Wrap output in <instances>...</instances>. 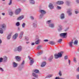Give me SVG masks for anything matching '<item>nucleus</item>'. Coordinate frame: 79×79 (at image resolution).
Wrapping results in <instances>:
<instances>
[{
  "label": "nucleus",
  "mask_w": 79,
  "mask_h": 79,
  "mask_svg": "<svg viewBox=\"0 0 79 79\" xmlns=\"http://www.w3.org/2000/svg\"><path fill=\"white\" fill-rule=\"evenodd\" d=\"M76 2L77 3H79V0H76Z\"/></svg>",
  "instance_id": "nucleus-56"
},
{
  "label": "nucleus",
  "mask_w": 79,
  "mask_h": 79,
  "mask_svg": "<svg viewBox=\"0 0 79 79\" xmlns=\"http://www.w3.org/2000/svg\"><path fill=\"white\" fill-rule=\"evenodd\" d=\"M60 37H63V38H66L67 37V33H63L60 34Z\"/></svg>",
  "instance_id": "nucleus-4"
},
{
  "label": "nucleus",
  "mask_w": 79,
  "mask_h": 79,
  "mask_svg": "<svg viewBox=\"0 0 79 79\" xmlns=\"http://www.w3.org/2000/svg\"><path fill=\"white\" fill-rule=\"evenodd\" d=\"M34 44H35V43H31V45H34Z\"/></svg>",
  "instance_id": "nucleus-63"
},
{
  "label": "nucleus",
  "mask_w": 79,
  "mask_h": 79,
  "mask_svg": "<svg viewBox=\"0 0 79 79\" xmlns=\"http://www.w3.org/2000/svg\"><path fill=\"white\" fill-rule=\"evenodd\" d=\"M3 58H0V63H2V62H3Z\"/></svg>",
  "instance_id": "nucleus-47"
},
{
  "label": "nucleus",
  "mask_w": 79,
  "mask_h": 79,
  "mask_svg": "<svg viewBox=\"0 0 79 79\" xmlns=\"http://www.w3.org/2000/svg\"><path fill=\"white\" fill-rule=\"evenodd\" d=\"M0 70L2 71H3V69L2 68H1V67H0Z\"/></svg>",
  "instance_id": "nucleus-59"
},
{
  "label": "nucleus",
  "mask_w": 79,
  "mask_h": 79,
  "mask_svg": "<svg viewBox=\"0 0 79 79\" xmlns=\"http://www.w3.org/2000/svg\"><path fill=\"white\" fill-rule=\"evenodd\" d=\"M18 35V33H16L13 36V39L14 40H16L17 38V37Z\"/></svg>",
  "instance_id": "nucleus-13"
},
{
  "label": "nucleus",
  "mask_w": 79,
  "mask_h": 79,
  "mask_svg": "<svg viewBox=\"0 0 79 79\" xmlns=\"http://www.w3.org/2000/svg\"><path fill=\"white\" fill-rule=\"evenodd\" d=\"M64 3V2L63 1H59L56 2L57 5H63Z\"/></svg>",
  "instance_id": "nucleus-11"
},
{
  "label": "nucleus",
  "mask_w": 79,
  "mask_h": 79,
  "mask_svg": "<svg viewBox=\"0 0 79 79\" xmlns=\"http://www.w3.org/2000/svg\"><path fill=\"white\" fill-rule=\"evenodd\" d=\"M36 39H39V37L38 35L36 36Z\"/></svg>",
  "instance_id": "nucleus-54"
},
{
  "label": "nucleus",
  "mask_w": 79,
  "mask_h": 79,
  "mask_svg": "<svg viewBox=\"0 0 79 79\" xmlns=\"http://www.w3.org/2000/svg\"><path fill=\"white\" fill-rule=\"evenodd\" d=\"M18 66V64L16 63V62H13V67L14 68H16Z\"/></svg>",
  "instance_id": "nucleus-21"
},
{
  "label": "nucleus",
  "mask_w": 79,
  "mask_h": 79,
  "mask_svg": "<svg viewBox=\"0 0 79 79\" xmlns=\"http://www.w3.org/2000/svg\"><path fill=\"white\" fill-rule=\"evenodd\" d=\"M78 43V41L77 40H75L74 42V45H77Z\"/></svg>",
  "instance_id": "nucleus-35"
},
{
  "label": "nucleus",
  "mask_w": 79,
  "mask_h": 79,
  "mask_svg": "<svg viewBox=\"0 0 79 79\" xmlns=\"http://www.w3.org/2000/svg\"><path fill=\"white\" fill-rule=\"evenodd\" d=\"M4 29H3L2 28H0V33L1 34H3V30Z\"/></svg>",
  "instance_id": "nucleus-34"
},
{
  "label": "nucleus",
  "mask_w": 79,
  "mask_h": 79,
  "mask_svg": "<svg viewBox=\"0 0 79 79\" xmlns=\"http://www.w3.org/2000/svg\"><path fill=\"white\" fill-rule=\"evenodd\" d=\"M29 3L31 5H34L35 4V1L34 0H29Z\"/></svg>",
  "instance_id": "nucleus-16"
},
{
  "label": "nucleus",
  "mask_w": 79,
  "mask_h": 79,
  "mask_svg": "<svg viewBox=\"0 0 79 79\" xmlns=\"http://www.w3.org/2000/svg\"><path fill=\"white\" fill-rule=\"evenodd\" d=\"M40 41V40H38L37 41H35V44H36V45H38V44H39Z\"/></svg>",
  "instance_id": "nucleus-30"
},
{
  "label": "nucleus",
  "mask_w": 79,
  "mask_h": 79,
  "mask_svg": "<svg viewBox=\"0 0 79 79\" xmlns=\"http://www.w3.org/2000/svg\"><path fill=\"white\" fill-rule=\"evenodd\" d=\"M43 52H44V51H41L40 52H39L37 53V56H39L42 55V54H43Z\"/></svg>",
  "instance_id": "nucleus-26"
},
{
  "label": "nucleus",
  "mask_w": 79,
  "mask_h": 79,
  "mask_svg": "<svg viewBox=\"0 0 79 79\" xmlns=\"http://www.w3.org/2000/svg\"><path fill=\"white\" fill-rule=\"evenodd\" d=\"M25 39L26 40H29V38L27 37H25Z\"/></svg>",
  "instance_id": "nucleus-51"
},
{
  "label": "nucleus",
  "mask_w": 79,
  "mask_h": 79,
  "mask_svg": "<svg viewBox=\"0 0 79 79\" xmlns=\"http://www.w3.org/2000/svg\"><path fill=\"white\" fill-rule=\"evenodd\" d=\"M25 26H26V23H23L22 25L23 28H24L25 27Z\"/></svg>",
  "instance_id": "nucleus-39"
},
{
  "label": "nucleus",
  "mask_w": 79,
  "mask_h": 79,
  "mask_svg": "<svg viewBox=\"0 0 79 79\" xmlns=\"http://www.w3.org/2000/svg\"><path fill=\"white\" fill-rule=\"evenodd\" d=\"M6 27V25L4 23L0 25V27H1V28H2L3 29H5Z\"/></svg>",
  "instance_id": "nucleus-7"
},
{
  "label": "nucleus",
  "mask_w": 79,
  "mask_h": 79,
  "mask_svg": "<svg viewBox=\"0 0 79 79\" xmlns=\"http://www.w3.org/2000/svg\"><path fill=\"white\" fill-rule=\"evenodd\" d=\"M44 42H48V40H44Z\"/></svg>",
  "instance_id": "nucleus-58"
},
{
  "label": "nucleus",
  "mask_w": 79,
  "mask_h": 79,
  "mask_svg": "<svg viewBox=\"0 0 79 79\" xmlns=\"http://www.w3.org/2000/svg\"><path fill=\"white\" fill-rule=\"evenodd\" d=\"M73 41L69 43V46L70 47H73Z\"/></svg>",
  "instance_id": "nucleus-31"
},
{
  "label": "nucleus",
  "mask_w": 79,
  "mask_h": 79,
  "mask_svg": "<svg viewBox=\"0 0 79 79\" xmlns=\"http://www.w3.org/2000/svg\"><path fill=\"white\" fill-rule=\"evenodd\" d=\"M12 33V32H11L8 35L7 37V40H10V39H11Z\"/></svg>",
  "instance_id": "nucleus-8"
},
{
  "label": "nucleus",
  "mask_w": 79,
  "mask_h": 79,
  "mask_svg": "<svg viewBox=\"0 0 79 79\" xmlns=\"http://www.w3.org/2000/svg\"><path fill=\"white\" fill-rule=\"evenodd\" d=\"M51 20H48L47 21V23L49 25L50 24H51L52 23H51Z\"/></svg>",
  "instance_id": "nucleus-37"
},
{
  "label": "nucleus",
  "mask_w": 79,
  "mask_h": 79,
  "mask_svg": "<svg viewBox=\"0 0 79 79\" xmlns=\"http://www.w3.org/2000/svg\"><path fill=\"white\" fill-rule=\"evenodd\" d=\"M2 43V41L1 40V39H0V44H1Z\"/></svg>",
  "instance_id": "nucleus-61"
},
{
  "label": "nucleus",
  "mask_w": 79,
  "mask_h": 79,
  "mask_svg": "<svg viewBox=\"0 0 79 79\" xmlns=\"http://www.w3.org/2000/svg\"><path fill=\"white\" fill-rule=\"evenodd\" d=\"M3 61L4 62H6L7 61V57L6 56H5L3 58Z\"/></svg>",
  "instance_id": "nucleus-25"
},
{
  "label": "nucleus",
  "mask_w": 79,
  "mask_h": 79,
  "mask_svg": "<svg viewBox=\"0 0 79 79\" xmlns=\"http://www.w3.org/2000/svg\"><path fill=\"white\" fill-rule=\"evenodd\" d=\"M75 14H78L79 13V11L77 10H75Z\"/></svg>",
  "instance_id": "nucleus-43"
},
{
  "label": "nucleus",
  "mask_w": 79,
  "mask_h": 79,
  "mask_svg": "<svg viewBox=\"0 0 79 79\" xmlns=\"http://www.w3.org/2000/svg\"><path fill=\"white\" fill-rule=\"evenodd\" d=\"M12 4V0H10V2L8 3L9 5H11Z\"/></svg>",
  "instance_id": "nucleus-42"
},
{
  "label": "nucleus",
  "mask_w": 79,
  "mask_h": 79,
  "mask_svg": "<svg viewBox=\"0 0 79 79\" xmlns=\"http://www.w3.org/2000/svg\"><path fill=\"white\" fill-rule=\"evenodd\" d=\"M77 79H79V75H77Z\"/></svg>",
  "instance_id": "nucleus-57"
},
{
  "label": "nucleus",
  "mask_w": 79,
  "mask_h": 79,
  "mask_svg": "<svg viewBox=\"0 0 79 79\" xmlns=\"http://www.w3.org/2000/svg\"><path fill=\"white\" fill-rule=\"evenodd\" d=\"M52 75H48V76H46L45 77V78H48V77H52Z\"/></svg>",
  "instance_id": "nucleus-44"
},
{
  "label": "nucleus",
  "mask_w": 79,
  "mask_h": 79,
  "mask_svg": "<svg viewBox=\"0 0 79 79\" xmlns=\"http://www.w3.org/2000/svg\"><path fill=\"white\" fill-rule=\"evenodd\" d=\"M34 72L36 74H38L39 73V70L38 69H35L34 70Z\"/></svg>",
  "instance_id": "nucleus-29"
},
{
  "label": "nucleus",
  "mask_w": 79,
  "mask_h": 79,
  "mask_svg": "<svg viewBox=\"0 0 79 79\" xmlns=\"http://www.w3.org/2000/svg\"><path fill=\"white\" fill-rule=\"evenodd\" d=\"M76 71H77V72H79V67L77 68Z\"/></svg>",
  "instance_id": "nucleus-53"
},
{
  "label": "nucleus",
  "mask_w": 79,
  "mask_h": 79,
  "mask_svg": "<svg viewBox=\"0 0 79 79\" xmlns=\"http://www.w3.org/2000/svg\"><path fill=\"white\" fill-rule=\"evenodd\" d=\"M66 3L67 4V5H69L70 4V3H71V2H70V1H67L66 2Z\"/></svg>",
  "instance_id": "nucleus-36"
},
{
  "label": "nucleus",
  "mask_w": 79,
  "mask_h": 79,
  "mask_svg": "<svg viewBox=\"0 0 79 79\" xmlns=\"http://www.w3.org/2000/svg\"><path fill=\"white\" fill-rule=\"evenodd\" d=\"M34 59H32L30 60V65L32 66V65L34 64Z\"/></svg>",
  "instance_id": "nucleus-15"
},
{
  "label": "nucleus",
  "mask_w": 79,
  "mask_h": 79,
  "mask_svg": "<svg viewBox=\"0 0 79 79\" xmlns=\"http://www.w3.org/2000/svg\"><path fill=\"white\" fill-rule=\"evenodd\" d=\"M25 63V62H24V60H23V61L22 62V63L20 65L19 67H20L23 69V68H24V64Z\"/></svg>",
  "instance_id": "nucleus-9"
},
{
  "label": "nucleus",
  "mask_w": 79,
  "mask_h": 79,
  "mask_svg": "<svg viewBox=\"0 0 79 79\" xmlns=\"http://www.w3.org/2000/svg\"><path fill=\"white\" fill-rule=\"evenodd\" d=\"M62 39H60L57 41V42L59 43H60L62 41Z\"/></svg>",
  "instance_id": "nucleus-45"
},
{
  "label": "nucleus",
  "mask_w": 79,
  "mask_h": 79,
  "mask_svg": "<svg viewBox=\"0 0 79 79\" xmlns=\"http://www.w3.org/2000/svg\"><path fill=\"white\" fill-rule=\"evenodd\" d=\"M53 56H51L49 58L48 60L50 62H51V61H52V59H53Z\"/></svg>",
  "instance_id": "nucleus-28"
},
{
  "label": "nucleus",
  "mask_w": 79,
  "mask_h": 79,
  "mask_svg": "<svg viewBox=\"0 0 79 79\" xmlns=\"http://www.w3.org/2000/svg\"><path fill=\"white\" fill-rule=\"evenodd\" d=\"M73 61L75 63H76L77 62V61L76 60V58L75 57H74V58Z\"/></svg>",
  "instance_id": "nucleus-46"
},
{
  "label": "nucleus",
  "mask_w": 79,
  "mask_h": 79,
  "mask_svg": "<svg viewBox=\"0 0 79 79\" xmlns=\"http://www.w3.org/2000/svg\"><path fill=\"white\" fill-rule=\"evenodd\" d=\"M13 15V11H10L9 12V15H10V16H12Z\"/></svg>",
  "instance_id": "nucleus-33"
},
{
  "label": "nucleus",
  "mask_w": 79,
  "mask_h": 79,
  "mask_svg": "<svg viewBox=\"0 0 79 79\" xmlns=\"http://www.w3.org/2000/svg\"><path fill=\"white\" fill-rule=\"evenodd\" d=\"M21 9L20 8H19L16 9L15 11V15H19V14L20 13L21 11Z\"/></svg>",
  "instance_id": "nucleus-2"
},
{
  "label": "nucleus",
  "mask_w": 79,
  "mask_h": 79,
  "mask_svg": "<svg viewBox=\"0 0 79 79\" xmlns=\"http://www.w3.org/2000/svg\"><path fill=\"white\" fill-rule=\"evenodd\" d=\"M22 69V68H20V67H19V71H21Z\"/></svg>",
  "instance_id": "nucleus-52"
},
{
  "label": "nucleus",
  "mask_w": 79,
  "mask_h": 79,
  "mask_svg": "<svg viewBox=\"0 0 79 79\" xmlns=\"http://www.w3.org/2000/svg\"><path fill=\"white\" fill-rule=\"evenodd\" d=\"M46 65V62L45 61L43 62L41 65V67H44Z\"/></svg>",
  "instance_id": "nucleus-19"
},
{
  "label": "nucleus",
  "mask_w": 79,
  "mask_h": 79,
  "mask_svg": "<svg viewBox=\"0 0 79 79\" xmlns=\"http://www.w3.org/2000/svg\"><path fill=\"white\" fill-rule=\"evenodd\" d=\"M57 8L58 10H61V7L59 6H57Z\"/></svg>",
  "instance_id": "nucleus-48"
},
{
  "label": "nucleus",
  "mask_w": 79,
  "mask_h": 79,
  "mask_svg": "<svg viewBox=\"0 0 79 79\" xmlns=\"http://www.w3.org/2000/svg\"><path fill=\"white\" fill-rule=\"evenodd\" d=\"M72 11H73V10H72L71 8H69L67 10V13L69 16H71V15H73V13H72V12H71Z\"/></svg>",
  "instance_id": "nucleus-3"
},
{
  "label": "nucleus",
  "mask_w": 79,
  "mask_h": 79,
  "mask_svg": "<svg viewBox=\"0 0 79 79\" xmlns=\"http://www.w3.org/2000/svg\"><path fill=\"white\" fill-rule=\"evenodd\" d=\"M2 15H3V16H4L5 15V13H2Z\"/></svg>",
  "instance_id": "nucleus-64"
},
{
  "label": "nucleus",
  "mask_w": 79,
  "mask_h": 79,
  "mask_svg": "<svg viewBox=\"0 0 79 79\" xmlns=\"http://www.w3.org/2000/svg\"><path fill=\"white\" fill-rule=\"evenodd\" d=\"M14 52H16V51H18V49L17 48H15L14 50Z\"/></svg>",
  "instance_id": "nucleus-55"
},
{
  "label": "nucleus",
  "mask_w": 79,
  "mask_h": 79,
  "mask_svg": "<svg viewBox=\"0 0 79 79\" xmlns=\"http://www.w3.org/2000/svg\"><path fill=\"white\" fill-rule=\"evenodd\" d=\"M70 63H71V61L70 60H69V65H70Z\"/></svg>",
  "instance_id": "nucleus-62"
},
{
  "label": "nucleus",
  "mask_w": 79,
  "mask_h": 79,
  "mask_svg": "<svg viewBox=\"0 0 79 79\" xmlns=\"http://www.w3.org/2000/svg\"><path fill=\"white\" fill-rule=\"evenodd\" d=\"M49 27L51 28H53L55 27V24L54 23H51L49 25Z\"/></svg>",
  "instance_id": "nucleus-14"
},
{
  "label": "nucleus",
  "mask_w": 79,
  "mask_h": 79,
  "mask_svg": "<svg viewBox=\"0 0 79 79\" xmlns=\"http://www.w3.org/2000/svg\"><path fill=\"white\" fill-rule=\"evenodd\" d=\"M30 18L32 19V20H34V18L33 16H31Z\"/></svg>",
  "instance_id": "nucleus-49"
},
{
  "label": "nucleus",
  "mask_w": 79,
  "mask_h": 79,
  "mask_svg": "<svg viewBox=\"0 0 79 79\" xmlns=\"http://www.w3.org/2000/svg\"><path fill=\"white\" fill-rule=\"evenodd\" d=\"M60 18L61 19H64V14L63 13L61 14L60 15Z\"/></svg>",
  "instance_id": "nucleus-17"
},
{
  "label": "nucleus",
  "mask_w": 79,
  "mask_h": 79,
  "mask_svg": "<svg viewBox=\"0 0 79 79\" xmlns=\"http://www.w3.org/2000/svg\"><path fill=\"white\" fill-rule=\"evenodd\" d=\"M49 44H52V45H55L56 43L54 41H50L49 42Z\"/></svg>",
  "instance_id": "nucleus-27"
},
{
  "label": "nucleus",
  "mask_w": 79,
  "mask_h": 79,
  "mask_svg": "<svg viewBox=\"0 0 79 79\" xmlns=\"http://www.w3.org/2000/svg\"><path fill=\"white\" fill-rule=\"evenodd\" d=\"M59 28H58V30L59 32H60L62 30V26L61 25L59 26Z\"/></svg>",
  "instance_id": "nucleus-24"
},
{
  "label": "nucleus",
  "mask_w": 79,
  "mask_h": 79,
  "mask_svg": "<svg viewBox=\"0 0 79 79\" xmlns=\"http://www.w3.org/2000/svg\"><path fill=\"white\" fill-rule=\"evenodd\" d=\"M49 8H50L51 10H53L54 8V6L52 3H50L49 6Z\"/></svg>",
  "instance_id": "nucleus-12"
},
{
  "label": "nucleus",
  "mask_w": 79,
  "mask_h": 79,
  "mask_svg": "<svg viewBox=\"0 0 79 79\" xmlns=\"http://www.w3.org/2000/svg\"><path fill=\"white\" fill-rule=\"evenodd\" d=\"M23 18H24V16L21 15L18 18L17 20H21V19H23Z\"/></svg>",
  "instance_id": "nucleus-20"
},
{
  "label": "nucleus",
  "mask_w": 79,
  "mask_h": 79,
  "mask_svg": "<svg viewBox=\"0 0 79 79\" xmlns=\"http://www.w3.org/2000/svg\"><path fill=\"white\" fill-rule=\"evenodd\" d=\"M32 75L33 76V77H35L36 78H38V75L34 73H32Z\"/></svg>",
  "instance_id": "nucleus-23"
},
{
  "label": "nucleus",
  "mask_w": 79,
  "mask_h": 79,
  "mask_svg": "<svg viewBox=\"0 0 79 79\" xmlns=\"http://www.w3.org/2000/svg\"><path fill=\"white\" fill-rule=\"evenodd\" d=\"M17 48L18 51L19 52L22 51V47L21 46H19Z\"/></svg>",
  "instance_id": "nucleus-10"
},
{
  "label": "nucleus",
  "mask_w": 79,
  "mask_h": 79,
  "mask_svg": "<svg viewBox=\"0 0 79 79\" xmlns=\"http://www.w3.org/2000/svg\"><path fill=\"white\" fill-rule=\"evenodd\" d=\"M54 57L56 59H57V58H59V57H58V54H55L54 55Z\"/></svg>",
  "instance_id": "nucleus-32"
},
{
  "label": "nucleus",
  "mask_w": 79,
  "mask_h": 79,
  "mask_svg": "<svg viewBox=\"0 0 79 79\" xmlns=\"http://www.w3.org/2000/svg\"><path fill=\"white\" fill-rule=\"evenodd\" d=\"M63 52H59L58 53V57L59 58H60L61 56H62V53H63Z\"/></svg>",
  "instance_id": "nucleus-22"
},
{
  "label": "nucleus",
  "mask_w": 79,
  "mask_h": 79,
  "mask_svg": "<svg viewBox=\"0 0 79 79\" xmlns=\"http://www.w3.org/2000/svg\"><path fill=\"white\" fill-rule=\"evenodd\" d=\"M24 34V32L23 31H21L20 33V34L19 35V39H22V37H23V34Z\"/></svg>",
  "instance_id": "nucleus-18"
},
{
  "label": "nucleus",
  "mask_w": 79,
  "mask_h": 79,
  "mask_svg": "<svg viewBox=\"0 0 79 79\" xmlns=\"http://www.w3.org/2000/svg\"><path fill=\"white\" fill-rule=\"evenodd\" d=\"M16 26H20V23L19 22H17L16 23Z\"/></svg>",
  "instance_id": "nucleus-38"
},
{
  "label": "nucleus",
  "mask_w": 79,
  "mask_h": 79,
  "mask_svg": "<svg viewBox=\"0 0 79 79\" xmlns=\"http://www.w3.org/2000/svg\"><path fill=\"white\" fill-rule=\"evenodd\" d=\"M40 12L41 13L40 15V18H42L44 16V15L46 14V12L44 10H40Z\"/></svg>",
  "instance_id": "nucleus-1"
},
{
  "label": "nucleus",
  "mask_w": 79,
  "mask_h": 79,
  "mask_svg": "<svg viewBox=\"0 0 79 79\" xmlns=\"http://www.w3.org/2000/svg\"><path fill=\"white\" fill-rule=\"evenodd\" d=\"M64 60H67L68 59V56H66L64 57Z\"/></svg>",
  "instance_id": "nucleus-50"
},
{
  "label": "nucleus",
  "mask_w": 79,
  "mask_h": 79,
  "mask_svg": "<svg viewBox=\"0 0 79 79\" xmlns=\"http://www.w3.org/2000/svg\"><path fill=\"white\" fill-rule=\"evenodd\" d=\"M21 57L19 56H15V59L16 60L19 62L21 61Z\"/></svg>",
  "instance_id": "nucleus-5"
},
{
  "label": "nucleus",
  "mask_w": 79,
  "mask_h": 79,
  "mask_svg": "<svg viewBox=\"0 0 79 79\" xmlns=\"http://www.w3.org/2000/svg\"><path fill=\"white\" fill-rule=\"evenodd\" d=\"M59 75L60 76H62V73L61 72L60 70V71L59 72Z\"/></svg>",
  "instance_id": "nucleus-41"
},
{
  "label": "nucleus",
  "mask_w": 79,
  "mask_h": 79,
  "mask_svg": "<svg viewBox=\"0 0 79 79\" xmlns=\"http://www.w3.org/2000/svg\"><path fill=\"white\" fill-rule=\"evenodd\" d=\"M33 27H37V21L35 20L34 22L33 23Z\"/></svg>",
  "instance_id": "nucleus-6"
},
{
  "label": "nucleus",
  "mask_w": 79,
  "mask_h": 79,
  "mask_svg": "<svg viewBox=\"0 0 79 79\" xmlns=\"http://www.w3.org/2000/svg\"><path fill=\"white\" fill-rule=\"evenodd\" d=\"M42 46L39 45L37 47V49L39 50V49H41Z\"/></svg>",
  "instance_id": "nucleus-40"
},
{
  "label": "nucleus",
  "mask_w": 79,
  "mask_h": 79,
  "mask_svg": "<svg viewBox=\"0 0 79 79\" xmlns=\"http://www.w3.org/2000/svg\"><path fill=\"white\" fill-rule=\"evenodd\" d=\"M55 79H60V77H56L55 78Z\"/></svg>",
  "instance_id": "nucleus-60"
}]
</instances>
